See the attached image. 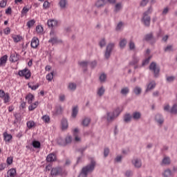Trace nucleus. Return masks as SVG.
I'll use <instances>...</instances> for the list:
<instances>
[{
	"label": "nucleus",
	"instance_id": "1",
	"mask_svg": "<svg viewBox=\"0 0 177 177\" xmlns=\"http://www.w3.org/2000/svg\"><path fill=\"white\" fill-rule=\"evenodd\" d=\"M96 167V161L93 158H91V162L87 165L82 167V171L78 177H88V174H92L95 171Z\"/></svg>",
	"mask_w": 177,
	"mask_h": 177
},
{
	"label": "nucleus",
	"instance_id": "2",
	"mask_svg": "<svg viewBox=\"0 0 177 177\" xmlns=\"http://www.w3.org/2000/svg\"><path fill=\"white\" fill-rule=\"evenodd\" d=\"M51 176H63L67 175V171L62 167H53L50 171Z\"/></svg>",
	"mask_w": 177,
	"mask_h": 177
},
{
	"label": "nucleus",
	"instance_id": "3",
	"mask_svg": "<svg viewBox=\"0 0 177 177\" xmlns=\"http://www.w3.org/2000/svg\"><path fill=\"white\" fill-rule=\"evenodd\" d=\"M150 71H153L155 78H158L160 75V66H157V63L153 62L149 65Z\"/></svg>",
	"mask_w": 177,
	"mask_h": 177
},
{
	"label": "nucleus",
	"instance_id": "4",
	"mask_svg": "<svg viewBox=\"0 0 177 177\" xmlns=\"http://www.w3.org/2000/svg\"><path fill=\"white\" fill-rule=\"evenodd\" d=\"M113 49H114V44L110 43L106 46V50L104 53V57L106 60L110 59V56H111V52H113Z\"/></svg>",
	"mask_w": 177,
	"mask_h": 177
},
{
	"label": "nucleus",
	"instance_id": "5",
	"mask_svg": "<svg viewBox=\"0 0 177 177\" xmlns=\"http://www.w3.org/2000/svg\"><path fill=\"white\" fill-rule=\"evenodd\" d=\"M19 77H25L26 80H28L31 77V71L27 68L18 72Z\"/></svg>",
	"mask_w": 177,
	"mask_h": 177
},
{
	"label": "nucleus",
	"instance_id": "6",
	"mask_svg": "<svg viewBox=\"0 0 177 177\" xmlns=\"http://www.w3.org/2000/svg\"><path fill=\"white\" fill-rule=\"evenodd\" d=\"M143 40L147 42H150L151 44H156V37H154V35L152 32L145 35Z\"/></svg>",
	"mask_w": 177,
	"mask_h": 177
},
{
	"label": "nucleus",
	"instance_id": "7",
	"mask_svg": "<svg viewBox=\"0 0 177 177\" xmlns=\"http://www.w3.org/2000/svg\"><path fill=\"white\" fill-rule=\"evenodd\" d=\"M151 21V17L150 16L142 15L141 18V23H142L145 27H150Z\"/></svg>",
	"mask_w": 177,
	"mask_h": 177
},
{
	"label": "nucleus",
	"instance_id": "8",
	"mask_svg": "<svg viewBox=\"0 0 177 177\" xmlns=\"http://www.w3.org/2000/svg\"><path fill=\"white\" fill-rule=\"evenodd\" d=\"M155 120L159 125H162L164 124V117H162V115L160 113H157L155 115Z\"/></svg>",
	"mask_w": 177,
	"mask_h": 177
},
{
	"label": "nucleus",
	"instance_id": "9",
	"mask_svg": "<svg viewBox=\"0 0 177 177\" xmlns=\"http://www.w3.org/2000/svg\"><path fill=\"white\" fill-rule=\"evenodd\" d=\"M39 45V40L37 37H35L32 39L30 46L31 48H33V49H35L36 48H38V46Z\"/></svg>",
	"mask_w": 177,
	"mask_h": 177
},
{
	"label": "nucleus",
	"instance_id": "10",
	"mask_svg": "<svg viewBox=\"0 0 177 177\" xmlns=\"http://www.w3.org/2000/svg\"><path fill=\"white\" fill-rule=\"evenodd\" d=\"M156 82L152 81L151 82H149L147 85V88L145 90V93H147V92H150V91H153V89H154V88H156Z\"/></svg>",
	"mask_w": 177,
	"mask_h": 177
},
{
	"label": "nucleus",
	"instance_id": "11",
	"mask_svg": "<svg viewBox=\"0 0 177 177\" xmlns=\"http://www.w3.org/2000/svg\"><path fill=\"white\" fill-rule=\"evenodd\" d=\"M61 125L62 131L67 130L68 129V121H67V119L63 118L61 121Z\"/></svg>",
	"mask_w": 177,
	"mask_h": 177
},
{
	"label": "nucleus",
	"instance_id": "12",
	"mask_svg": "<svg viewBox=\"0 0 177 177\" xmlns=\"http://www.w3.org/2000/svg\"><path fill=\"white\" fill-rule=\"evenodd\" d=\"M58 21L56 19H48L47 21V26L48 27H57Z\"/></svg>",
	"mask_w": 177,
	"mask_h": 177
},
{
	"label": "nucleus",
	"instance_id": "13",
	"mask_svg": "<svg viewBox=\"0 0 177 177\" xmlns=\"http://www.w3.org/2000/svg\"><path fill=\"white\" fill-rule=\"evenodd\" d=\"M106 3H107L106 0H97L95 3V6L99 9L105 6Z\"/></svg>",
	"mask_w": 177,
	"mask_h": 177
},
{
	"label": "nucleus",
	"instance_id": "14",
	"mask_svg": "<svg viewBox=\"0 0 177 177\" xmlns=\"http://www.w3.org/2000/svg\"><path fill=\"white\" fill-rule=\"evenodd\" d=\"M53 161H56V154L50 153L46 157L47 162H53Z\"/></svg>",
	"mask_w": 177,
	"mask_h": 177
},
{
	"label": "nucleus",
	"instance_id": "15",
	"mask_svg": "<svg viewBox=\"0 0 177 177\" xmlns=\"http://www.w3.org/2000/svg\"><path fill=\"white\" fill-rule=\"evenodd\" d=\"M8 62V55H3L0 58V67H5Z\"/></svg>",
	"mask_w": 177,
	"mask_h": 177
},
{
	"label": "nucleus",
	"instance_id": "16",
	"mask_svg": "<svg viewBox=\"0 0 177 177\" xmlns=\"http://www.w3.org/2000/svg\"><path fill=\"white\" fill-rule=\"evenodd\" d=\"M19 59H20V55L17 53L12 54L10 57V60L12 63H16V62H18Z\"/></svg>",
	"mask_w": 177,
	"mask_h": 177
},
{
	"label": "nucleus",
	"instance_id": "17",
	"mask_svg": "<svg viewBox=\"0 0 177 177\" xmlns=\"http://www.w3.org/2000/svg\"><path fill=\"white\" fill-rule=\"evenodd\" d=\"M131 117L135 121H139L142 118V113H140V112L135 111L133 113Z\"/></svg>",
	"mask_w": 177,
	"mask_h": 177
},
{
	"label": "nucleus",
	"instance_id": "18",
	"mask_svg": "<svg viewBox=\"0 0 177 177\" xmlns=\"http://www.w3.org/2000/svg\"><path fill=\"white\" fill-rule=\"evenodd\" d=\"M79 64L81 66V67H82V68L84 69V73L88 71V64H89V62L88 61H82L79 62Z\"/></svg>",
	"mask_w": 177,
	"mask_h": 177
},
{
	"label": "nucleus",
	"instance_id": "19",
	"mask_svg": "<svg viewBox=\"0 0 177 177\" xmlns=\"http://www.w3.org/2000/svg\"><path fill=\"white\" fill-rule=\"evenodd\" d=\"M131 120H132V115H131L130 113H126L124 115L123 121L124 122H126V124H128Z\"/></svg>",
	"mask_w": 177,
	"mask_h": 177
},
{
	"label": "nucleus",
	"instance_id": "20",
	"mask_svg": "<svg viewBox=\"0 0 177 177\" xmlns=\"http://www.w3.org/2000/svg\"><path fill=\"white\" fill-rule=\"evenodd\" d=\"M35 97L34 95L31 94L29 93L26 96V100H28V104H31L32 103V101L34 100Z\"/></svg>",
	"mask_w": 177,
	"mask_h": 177
},
{
	"label": "nucleus",
	"instance_id": "21",
	"mask_svg": "<svg viewBox=\"0 0 177 177\" xmlns=\"http://www.w3.org/2000/svg\"><path fill=\"white\" fill-rule=\"evenodd\" d=\"M132 164H133L136 168H140L142 167V161L139 159L133 160Z\"/></svg>",
	"mask_w": 177,
	"mask_h": 177
},
{
	"label": "nucleus",
	"instance_id": "22",
	"mask_svg": "<svg viewBox=\"0 0 177 177\" xmlns=\"http://www.w3.org/2000/svg\"><path fill=\"white\" fill-rule=\"evenodd\" d=\"M91 124V118H84L82 122L83 127H88Z\"/></svg>",
	"mask_w": 177,
	"mask_h": 177
},
{
	"label": "nucleus",
	"instance_id": "23",
	"mask_svg": "<svg viewBox=\"0 0 177 177\" xmlns=\"http://www.w3.org/2000/svg\"><path fill=\"white\" fill-rule=\"evenodd\" d=\"M3 139L5 140V142H10V140H12V136L9 133H8V132H4L3 133Z\"/></svg>",
	"mask_w": 177,
	"mask_h": 177
},
{
	"label": "nucleus",
	"instance_id": "24",
	"mask_svg": "<svg viewBox=\"0 0 177 177\" xmlns=\"http://www.w3.org/2000/svg\"><path fill=\"white\" fill-rule=\"evenodd\" d=\"M68 89H69V91H71L72 92H74V91L77 89V84L70 82L68 85Z\"/></svg>",
	"mask_w": 177,
	"mask_h": 177
},
{
	"label": "nucleus",
	"instance_id": "25",
	"mask_svg": "<svg viewBox=\"0 0 177 177\" xmlns=\"http://www.w3.org/2000/svg\"><path fill=\"white\" fill-rule=\"evenodd\" d=\"M78 115V106H74L72 109V114H71V117L73 118H76L77 115Z\"/></svg>",
	"mask_w": 177,
	"mask_h": 177
},
{
	"label": "nucleus",
	"instance_id": "26",
	"mask_svg": "<svg viewBox=\"0 0 177 177\" xmlns=\"http://www.w3.org/2000/svg\"><path fill=\"white\" fill-rule=\"evenodd\" d=\"M49 44H52V45H55V44H59V40L57 39V37L53 36L51 37L48 40Z\"/></svg>",
	"mask_w": 177,
	"mask_h": 177
},
{
	"label": "nucleus",
	"instance_id": "27",
	"mask_svg": "<svg viewBox=\"0 0 177 177\" xmlns=\"http://www.w3.org/2000/svg\"><path fill=\"white\" fill-rule=\"evenodd\" d=\"M39 102L38 101H36L35 103H32L29 106H28V110L29 111H32L38 107Z\"/></svg>",
	"mask_w": 177,
	"mask_h": 177
},
{
	"label": "nucleus",
	"instance_id": "28",
	"mask_svg": "<svg viewBox=\"0 0 177 177\" xmlns=\"http://www.w3.org/2000/svg\"><path fill=\"white\" fill-rule=\"evenodd\" d=\"M8 176L7 177H15L16 176V169H11L8 171Z\"/></svg>",
	"mask_w": 177,
	"mask_h": 177
},
{
	"label": "nucleus",
	"instance_id": "29",
	"mask_svg": "<svg viewBox=\"0 0 177 177\" xmlns=\"http://www.w3.org/2000/svg\"><path fill=\"white\" fill-rule=\"evenodd\" d=\"M104 92H106V90L104 89V87L101 86L100 88H98L97 91V95L101 97L103 95H104Z\"/></svg>",
	"mask_w": 177,
	"mask_h": 177
},
{
	"label": "nucleus",
	"instance_id": "30",
	"mask_svg": "<svg viewBox=\"0 0 177 177\" xmlns=\"http://www.w3.org/2000/svg\"><path fill=\"white\" fill-rule=\"evenodd\" d=\"M32 145L35 149H41V142L39 141L33 140Z\"/></svg>",
	"mask_w": 177,
	"mask_h": 177
},
{
	"label": "nucleus",
	"instance_id": "31",
	"mask_svg": "<svg viewBox=\"0 0 177 177\" xmlns=\"http://www.w3.org/2000/svg\"><path fill=\"white\" fill-rule=\"evenodd\" d=\"M133 93H135V95H136V96H139V95L142 93V88L139 86H136L133 89Z\"/></svg>",
	"mask_w": 177,
	"mask_h": 177
},
{
	"label": "nucleus",
	"instance_id": "32",
	"mask_svg": "<svg viewBox=\"0 0 177 177\" xmlns=\"http://www.w3.org/2000/svg\"><path fill=\"white\" fill-rule=\"evenodd\" d=\"M162 164H163L164 165H169V164H171V159L169 158V157L164 158L162 160Z\"/></svg>",
	"mask_w": 177,
	"mask_h": 177
},
{
	"label": "nucleus",
	"instance_id": "33",
	"mask_svg": "<svg viewBox=\"0 0 177 177\" xmlns=\"http://www.w3.org/2000/svg\"><path fill=\"white\" fill-rule=\"evenodd\" d=\"M110 114H111L110 112L106 113V115H107L106 120L109 122L113 121V120H114V117H115V115L114 114V113H112V115H110Z\"/></svg>",
	"mask_w": 177,
	"mask_h": 177
},
{
	"label": "nucleus",
	"instance_id": "34",
	"mask_svg": "<svg viewBox=\"0 0 177 177\" xmlns=\"http://www.w3.org/2000/svg\"><path fill=\"white\" fill-rule=\"evenodd\" d=\"M57 145H59V146H66V142L64 141V140L62 138H57Z\"/></svg>",
	"mask_w": 177,
	"mask_h": 177
},
{
	"label": "nucleus",
	"instance_id": "35",
	"mask_svg": "<svg viewBox=\"0 0 177 177\" xmlns=\"http://www.w3.org/2000/svg\"><path fill=\"white\" fill-rule=\"evenodd\" d=\"M127 39H122V40H120L119 45L122 49H124V48L127 46Z\"/></svg>",
	"mask_w": 177,
	"mask_h": 177
},
{
	"label": "nucleus",
	"instance_id": "36",
	"mask_svg": "<svg viewBox=\"0 0 177 177\" xmlns=\"http://www.w3.org/2000/svg\"><path fill=\"white\" fill-rule=\"evenodd\" d=\"M12 39L14 41V42H20V41H21L23 39V37L20 36V35H14L12 36Z\"/></svg>",
	"mask_w": 177,
	"mask_h": 177
},
{
	"label": "nucleus",
	"instance_id": "37",
	"mask_svg": "<svg viewBox=\"0 0 177 177\" xmlns=\"http://www.w3.org/2000/svg\"><path fill=\"white\" fill-rule=\"evenodd\" d=\"M171 175H172V171L169 169L165 170L164 173L162 174L164 177H169Z\"/></svg>",
	"mask_w": 177,
	"mask_h": 177
},
{
	"label": "nucleus",
	"instance_id": "38",
	"mask_svg": "<svg viewBox=\"0 0 177 177\" xmlns=\"http://www.w3.org/2000/svg\"><path fill=\"white\" fill-rule=\"evenodd\" d=\"M171 114H177V104H175L172 106L171 109L169 111Z\"/></svg>",
	"mask_w": 177,
	"mask_h": 177
},
{
	"label": "nucleus",
	"instance_id": "39",
	"mask_svg": "<svg viewBox=\"0 0 177 177\" xmlns=\"http://www.w3.org/2000/svg\"><path fill=\"white\" fill-rule=\"evenodd\" d=\"M120 93H121V95H124L125 96H127V94L129 93V88L124 87V88H122L120 91Z\"/></svg>",
	"mask_w": 177,
	"mask_h": 177
},
{
	"label": "nucleus",
	"instance_id": "40",
	"mask_svg": "<svg viewBox=\"0 0 177 177\" xmlns=\"http://www.w3.org/2000/svg\"><path fill=\"white\" fill-rule=\"evenodd\" d=\"M55 113L57 115H60L62 114V113H63V108L62 107V106H57L55 107Z\"/></svg>",
	"mask_w": 177,
	"mask_h": 177
},
{
	"label": "nucleus",
	"instance_id": "41",
	"mask_svg": "<svg viewBox=\"0 0 177 177\" xmlns=\"http://www.w3.org/2000/svg\"><path fill=\"white\" fill-rule=\"evenodd\" d=\"M59 5L62 9H64V8H66V5H67V0H60Z\"/></svg>",
	"mask_w": 177,
	"mask_h": 177
},
{
	"label": "nucleus",
	"instance_id": "42",
	"mask_svg": "<svg viewBox=\"0 0 177 177\" xmlns=\"http://www.w3.org/2000/svg\"><path fill=\"white\" fill-rule=\"evenodd\" d=\"M26 125L28 129H31L33 127H35V122L32 120L28 121Z\"/></svg>",
	"mask_w": 177,
	"mask_h": 177
},
{
	"label": "nucleus",
	"instance_id": "43",
	"mask_svg": "<svg viewBox=\"0 0 177 177\" xmlns=\"http://www.w3.org/2000/svg\"><path fill=\"white\" fill-rule=\"evenodd\" d=\"M64 141L66 143V146H67V145H70V143H71V142H73V137H71V136H68L66 137Z\"/></svg>",
	"mask_w": 177,
	"mask_h": 177
},
{
	"label": "nucleus",
	"instance_id": "44",
	"mask_svg": "<svg viewBox=\"0 0 177 177\" xmlns=\"http://www.w3.org/2000/svg\"><path fill=\"white\" fill-rule=\"evenodd\" d=\"M122 112V109H121L120 107H117L115 110L113 111L116 117H118V115H120V114H121Z\"/></svg>",
	"mask_w": 177,
	"mask_h": 177
},
{
	"label": "nucleus",
	"instance_id": "45",
	"mask_svg": "<svg viewBox=\"0 0 177 177\" xmlns=\"http://www.w3.org/2000/svg\"><path fill=\"white\" fill-rule=\"evenodd\" d=\"M152 12H153V8L151 7H149L147 11L143 12L142 15L150 16L149 15H151Z\"/></svg>",
	"mask_w": 177,
	"mask_h": 177
},
{
	"label": "nucleus",
	"instance_id": "46",
	"mask_svg": "<svg viewBox=\"0 0 177 177\" xmlns=\"http://www.w3.org/2000/svg\"><path fill=\"white\" fill-rule=\"evenodd\" d=\"M107 79V75L105 73H102L100 76V82H106V80Z\"/></svg>",
	"mask_w": 177,
	"mask_h": 177
},
{
	"label": "nucleus",
	"instance_id": "47",
	"mask_svg": "<svg viewBox=\"0 0 177 177\" xmlns=\"http://www.w3.org/2000/svg\"><path fill=\"white\" fill-rule=\"evenodd\" d=\"M34 24H35V19H32L27 22L26 26L28 27V28H31Z\"/></svg>",
	"mask_w": 177,
	"mask_h": 177
},
{
	"label": "nucleus",
	"instance_id": "48",
	"mask_svg": "<svg viewBox=\"0 0 177 177\" xmlns=\"http://www.w3.org/2000/svg\"><path fill=\"white\" fill-rule=\"evenodd\" d=\"M28 86L30 89H32V91H36V89H38V88H39V84H37L35 86H32L30 83H28Z\"/></svg>",
	"mask_w": 177,
	"mask_h": 177
},
{
	"label": "nucleus",
	"instance_id": "49",
	"mask_svg": "<svg viewBox=\"0 0 177 177\" xmlns=\"http://www.w3.org/2000/svg\"><path fill=\"white\" fill-rule=\"evenodd\" d=\"M165 52H174V46L172 45H168L164 49Z\"/></svg>",
	"mask_w": 177,
	"mask_h": 177
},
{
	"label": "nucleus",
	"instance_id": "50",
	"mask_svg": "<svg viewBox=\"0 0 177 177\" xmlns=\"http://www.w3.org/2000/svg\"><path fill=\"white\" fill-rule=\"evenodd\" d=\"M129 47L130 50H135L136 46H135V42L131 40L129 43Z\"/></svg>",
	"mask_w": 177,
	"mask_h": 177
},
{
	"label": "nucleus",
	"instance_id": "51",
	"mask_svg": "<svg viewBox=\"0 0 177 177\" xmlns=\"http://www.w3.org/2000/svg\"><path fill=\"white\" fill-rule=\"evenodd\" d=\"M10 99V97L9 96V93H6L3 96L4 103H9Z\"/></svg>",
	"mask_w": 177,
	"mask_h": 177
},
{
	"label": "nucleus",
	"instance_id": "52",
	"mask_svg": "<svg viewBox=\"0 0 177 177\" xmlns=\"http://www.w3.org/2000/svg\"><path fill=\"white\" fill-rule=\"evenodd\" d=\"M109 154H110V149L108 147L104 148V157L106 158V157L109 156Z\"/></svg>",
	"mask_w": 177,
	"mask_h": 177
},
{
	"label": "nucleus",
	"instance_id": "53",
	"mask_svg": "<svg viewBox=\"0 0 177 177\" xmlns=\"http://www.w3.org/2000/svg\"><path fill=\"white\" fill-rule=\"evenodd\" d=\"M99 45L100 46V48H103L104 46H106V39L103 38L100 40V41L99 42Z\"/></svg>",
	"mask_w": 177,
	"mask_h": 177
},
{
	"label": "nucleus",
	"instance_id": "54",
	"mask_svg": "<svg viewBox=\"0 0 177 177\" xmlns=\"http://www.w3.org/2000/svg\"><path fill=\"white\" fill-rule=\"evenodd\" d=\"M41 118H42L43 121H44L47 124L49 123V121H50V118H49V115H45L42 116Z\"/></svg>",
	"mask_w": 177,
	"mask_h": 177
},
{
	"label": "nucleus",
	"instance_id": "55",
	"mask_svg": "<svg viewBox=\"0 0 177 177\" xmlns=\"http://www.w3.org/2000/svg\"><path fill=\"white\" fill-rule=\"evenodd\" d=\"M46 78L48 81H52V80H53V72L48 73Z\"/></svg>",
	"mask_w": 177,
	"mask_h": 177
},
{
	"label": "nucleus",
	"instance_id": "56",
	"mask_svg": "<svg viewBox=\"0 0 177 177\" xmlns=\"http://www.w3.org/2000/svg\"><path fill=\"white\" fill-rule=\"evenodd\" d=\"M36 31L38 34H41V32H44V28L41 26H36Z\"/></svg>",
	"mask_w": 177,
	"mask_h": 177
},
{
	"label": "nucleus",
	"instance_id": "57",
	"mask_svg": "<svg viewBox=\"0 0 177 177\" xmlns=\"http://www.w3.org/2000/svg\"><path fill=\"white\" fill-rule=\"evenodd\" d=\"M151 59V56L148 57L142 62V66H146V64H149L150 63V59Z\"/></svg>",
	"mask_w": 177,
	"mask_h": 177
},
{
	"label": "nucleus",
	"instance_id": "58",
	"mask_svg": "<svg viewBox=\"0 0 177 177\" xmlns=\"http://www.w3.org/2000/svg\"><path fill=\"white\" fill-rule=\"evenodd\" d=\"M123 26H124V24L122 23V21H120L116 26V28H115L116 31H120V30H121Z\"/></svg>",
	"mask_w": 177,
	"mask_h": 177
},
{
	"label": "nucleus",
	"instance_id": "59",
	"mask_svg": "<svg viewBox=\"0 0 177 177\" xmlns=\"http://www.w3.org/2000/svg\"><path fill=\"white\" fill-rule=\"evenodd\" d=\"M166 80L167 82H174L175 81V76H168Z\"/></svg>",
	"mask_w": 177,
	"mask_h": 177
},
{
	"label": "nucleus",
	"instance_id": "60",
	"mask_svg": "<svg viewBox=\"0 0 177 177\" xmlns=\"http://www.w3.org/2000/svg\"><path fill=\"white\" fill-rule=\"evenodd\" d=\"M147 3H149V0H142L140 3V6H142V7L146 6Z\"/></svg>",
	"mask_w": 177,
	"mask_h": 177
},
{
	"label": "nucleus",
	"instance_id": "61",
	"mask_svg": "<svg viewBox=\"0 0 177 177\" xmlns=\"http://www.w3.org/2000/svg\"><path fill=\"white\" fill-rule=\"evenodd\" d=\"M50 6V3H49L48 1H44L43 4V8H44V9H48V8H49Z\"/></svg>",
	"mask_w": 177,
	"mask_h": 177
},
{
	"label": "nucleus",
	"instance_id": "62",
	"mask_svg": "<svg viewBox=\"0 0 177 177\" xmlns=\"http://www.w3.org/2000/svg\"><path fill=\"white\" fill-rule=\"evenodd\" d=\"M88 64H90L91 68H95L97 64V62L96 61H93L91 62H88Z\"/></svg>",
	"mask_w": 177,
	"mask_h": 177
},
{
	"label": "nucleus",
	"instance_id": "63",
	"mask_svg": "<svg viewBox=\"0 0 177 177\" xmlns=\"http://www.w3.org/2000/svg\"><path fill=\"white\" fill-rule=\"evenodd\" d=\"M133 175V172L131 170H127L125 173V176L131 177Z\"/></svg>",
	"mask_w": 177,
	"mask_h": 177
},
{
	"label": "nucleus",
	"instance_id": "64",
	"mask_svg": "<svg viewBox=\"0 0 177 177\" xmlns=\"http://www.w3.org/2000/svg\"><path fill=\"white\" fill-rule=\"evenodd\" d=\"M86 150V147L83 148H80L77 151H79V153H81L82 156H84V151Z\"/></svg>",
	"mask_w": 177,
	"mask_h": 177
}]
</instances>
